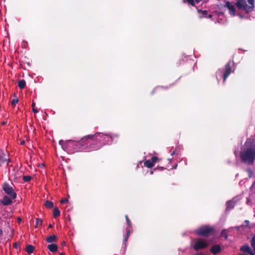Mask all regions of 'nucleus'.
Wrapping results in <instances>:
<instances>
[{
  "label": "nucleus",
  "mask_w": 255,
  "mask_h": 255,
  "mask_svg": "<svg viewBox=\"0 0 255 255\" xmlns=\"http://www.w3.org/2000/svg\"><path fill=\"white\" fill-rule=\"evenodd\" d=\"M98 135H100L99 132L94 134H89L83 137L78 141L73 140H60L59 143L63 149L67 152L95 150L102 147L101 144L98 143V139H100L97 136Z\"/></svg>",
  "instance_id": "1"
},
{
  "label": "nucleus",
  "mask_w": 255,
  "mask_h": 255,
  "mask_svg": "<svg viewBox=\"0 0 255 255\" xmlns=\"http://www.w3.org/2000/svg\"><path fill=\"white\" fill-rule=\"evenodd\" d=\"M249 4L248 5L245 0H238L236 3V5L239 10H245L246 13H249L252 12L254 9V0H248Z\"/></svg>",
  "instance_id": "2"
},
{
  "label": "nucleus",
  "mask_w": 255,
  "mask_h": 255,
  "mask_svg": "<svg viewBox=\"0 0 255 255\" xmlns=\"http://www.w3.org/2000/svg\"><path fill=\"white\" fill-rule=\"evenodd\" d=\"M241 159H255V144H252L240 152Z\"/></svg>",
  "instance_id": "3"
},
{
  "label": "nucleus",
  "mask_w": 255,
  "mask_h": 255,
  "mask_svg": "<svg viewBox=\"0 0 255 255\" xmlns=\"http://www.w3.org/2000/svg\"><path fill=\"white\" fill-rule=\"evenodd\" d=\"M215 233V229L213 227L209 226H204L196 231V234L198 236H201L203 237H208L211 235H213Z\"/></svg>",
  "instance_id": "4"
},
{
  "label": "nucleus",
  "mask_w": 255,
  "mask_h": 255,
  "mask_svg": "<svg viewBox=\"0 0 255 255\" xmlns=\"http://www.w3.org/2000/svg\"><path fill=\"white\" fill-rule=\"evenodd\" d=\"M2 188L4 192L12 199H15L17 197L16 192L8 183L4 182L2 185Z\"/></svg>",
  "instance_id": "5"
},
{
  "label": "nucleus",
  "mask_w": 255,
  "mask_h": 255,
  "mask_svg": "<svg viewBox=\"0 0 255 255\" xmlns=\"http://www.w3.org/2000/svg\"><path fill=\"white\" fill-rule=\"evenodd\" d=\"M99 134L100 135L97 136L100 138V139H98V143L101 144L102 146L103 144H111L112 142L113 137L111 135L101 132H99Z\"/></svg>",
  "instance_id": "6"
},
{
  "label": "nucleus",
  "mask_w": 255,
  "mask_h": 255,
  "mask_svg": "<svg viewBox=\"0 0 255 255\" xmlns=\"http://www.w3.org/2000/svg\"><path fill=\"white\" fill-rule=\"evenodd\" d=\"M208 246V243L200 239L194 243L193 248L195 251H198L206 248Z\"/></svg>",
  "instance_id": "7"
},
{
  "label": "nucleus",
  "mask_w": 255,
  "mask_h": 255,
  "mask_svg": "<svg viewBox=\"0 0 255 255\" xmlns=\"http://www.w3.org/2000/svg\"><path fill=\"white\" fill-rule=\"evenodd\" d=\"M231 64V62L230 61L226 64L225 66V72L223 75L224 82L226 81V79L228 78V77L232 72Z\"/></svg>",
  "instance_id": "8"
},
{
  "label": "nucleus",
  "mask_w": 255,
  "mask_h": 255,
  "mask_svg": "<svg viewBox=\"0 0 255 255\" xmlns=\"http://www.w3.org/2000/svg\"><path fill=\"white\" fill-rule=\"evenodd\" d=\"M12 200L10 196L5 195L0 202L4 206H9L12 204Z\"/></svg>",
  "instance_id": "9"
},
{
  "label": "nucleus",
  "mask_w": 255,
  "mask_h": 255,
  "mask_svg": "<svg viewBox=\"0 0 255 255\" xmlns=\"http://www.w3.org/2000/svg\"><path fill=\"white\" fill-rule=\"evenodd\" d=\"M240 251L244 253H247L250 255H254V252L248 245L242 246L240 248Z\"/></svg>",
  "instance_id": "10"
},
{
  "label": "nucleus",
  "mask_w": 255,
  "mask_h": 255,
  "mask_svg": "<svg viewBox=\"0 0 255 255\" xmlns=\"http://www.w3.org/2000/svg\"><path fill=\"white\" fill-rule=\"evenodd\" d=\"M221 248L219 245H213L210 248V252H211L212 254H213L214 255L219 253L221 252Z\"/></svg>",
  "instance_id": "11"
},
{
  "label": "nucleus",
  "mask_w": 255,
  "mask_h": 255,
  "mask_svg": "<svg viewBox=\"0 0 255 255\" xmlns=\"http://www.w3.org/2000/svg\"><path fill=\"white\" fill-rule=\"evenodd\" d=\"M157 161V160H145L143 164L144 166L147 168H151L154 165L155 163Z\"/></svg>",
  "instance_id": "12"
},
{
  "label": "nucleus",
  "mask_w": 255,
  "mask_h": 255,
  "mask_svg": "<svg viewBox=\"0 0 255 255\" xmlns=\"http://www.w3.org/2000/svg\"><path fill=\"white\" fill-rule=\"evenodd\" d=\"M47 249L51 252L55 253L58 250V246L54 244H49L47 246Z\"/></svg>",
  "instance_id": "13"
},
{
  "label": "nucleus",
  "mask_w": 255,
  "mask_h": 255,
  "mask_svg": "<svg viewBox=\"0 0 255 255\" xmlns=\"http://www.w3.org/2000/svg\"><path fill=\"white\" fill-rule=\"evenodd\" d=\"M9 220L6 219L5 220H1L0 221V224L1 226H3L5 228H10Z\"/></svg>",
  "instance_id": "14"
},
{
  "label": "nucleus",
  "mask_w": 255,
  "mask_h": 255,
  "mask_svg": "<svg viewBox=\"0 0 255 255\" xmlns=\"http://www.w3.org/2000/svg\"><path fill=\"white\" fill-rule=\"evenodd\" d=\"M56 239H57V236L55 235H53L50 236L49 237H47L46 239V241L47 243H53V242H55Z\"/></svg>",
  "instance_id": "15"
},
{
  "label": "nucleus",
  "mask_w": 255,
  "mask_h": 255,
  "mask_svg": "<svg viewBox=\"0 0 255 255\" xmlns=\"http://www.w3.org/2000/svg\"><path fill=\"white\" fill-rule=\"evenodd\" d=\"M227 207H226V210H230L231 209L234 208L235 206V203L232 201H227Z\"/></svg>",
  "instance_id": "16"
},
{
  "label": "nucleus",
  "mask_w": 255,
  "mask_h": 255,
  "mask_svg": "<svg viewBox=\"0 0 255 255\" xmlns=\"http://www.w3.org/2000/svg\"><path fill=\"white\" fill-rule=\"evenodd\" d=\"M34 250V247L31 245H28L26 247L25 251L28 254H32Z\"/></svg>",
  "instance_id": "17"
},
{
  "label": "nucleus",
  "mask_w": 255,
  "mask_h": 255,
  "mask_svg": "<svg viewBox=\"0 0 255 255\" xmlns=\"http://www.w3.org/2000/svg\"><path fill=\"white\" fill-rule=\"evenodd\" d=\"M0 159H10L8 153L6 151L0 152Z\"/></svg>",
  "instance_id": "18"
},
{
  "label": "nucleus",
  "mask_w": 255,
  "mask_h": 255,
  "mask_svg": "<svg viewBox=\"0 0 255 255\" xmlns=\"http://www.w3.org/2000/svg\"><path fill=\"white\" fill-rule=\"evenodd\" d=\"M26 86V82L24 80H19L18 82V86L20 89H23Z\"/></svg>",
  "instance_id": "19"
},
{
  "label": "nucleus",
  "mask_w": 255,
  "mask_h": 255,
  "mask_svg": "<svg viewBox=\"0 0 255 255\" xmlns=\"http://www.w3.org/2000/svg\"><path fill=\"white\" fill-rule=\"evenodd\" d=\"M229 10V13L231 15L234 16L236 14V8L234 5H232L228 8Z\"/></svg>",
  "instance_id": "20"
},
{
  "label": "nucleus",
  "mask_w": 255,
  "mask_h": 255,
  "mask_svg": "<svg viewBox=\"0 0 255 255\" xmlns=\"http://www.w3.org/2000/svg\"><path fill=\"white\" fill-rule=\"evenodd\" d=\"M60 215V211L59 210V209L57 207L55 208L54 209L53 212V216L54 218H57L59 217Z\"/></svg>",
  "instance_id": "21"
},
{
  "label": "nucleus",
  "mask_w": 255,
  "mask_h": 255,
  "mask_svg": "<svg viewBox=\"0 0 255 255\" xmlns=\"http://www.w3.org/2000/svg\"><path fill=\"white\" fill-rule=\"evenodd\" d=\"M45 206L48 209L52 208L54 206V204L53 202L47 200L45 203Z\"/></svg>",
  "instance_id": "22"
},
{
  "label": "nucleus",
  "mask_w": 255,
  "mask_h": 255,
  "mask_svg": "<svg viewBox=\"0 0 255 255\" xmlns=\"http://www.w3.org/2000/svg\"><path fill=\"white\" fill-rule=\"evenodd\" d=\"M13 96L15 97V99H13L11 101V105L13 107H15V105L18 102L19 100L17 98L16 94L14 93Z\"/></svg>",
  "instance_id": "23"
},
{
  "label": "nucleus",
  "mask_w": 255,
  "mask_h": 255,
  "mask_svg": "<svg viewBox=\"0 0 255 255\" xmlns=\"http://www.w3.org/2000/svg\"><path fill=\"white\" fill-rule=\"evenodd\" d=\"M251 244L252 247L253 248V250L254 251V253L255 254V236H254L252 238L251 241Z\"/></svg>",
  "instance_id": "24"
},
{
  "label": "nucleus",
  "mask_w": 255,
  "mask_h": 255,
  "mask_svg": "<svg viewBox=\"0 0 255 255\" xmlns=\"http://www.w3.org/2000/svg\"><path fill=\"white\" fill-rule=\"evenodd\" d=\"M197 12L198 13H201L204 17H207V15L208 14V11L206 10H201V9H197Z\"/></svg>",
  "instance_id": "25"
},
{
  "label": "nucleus",
  "mask_w": 255,
  "mask_h": 255,
  "mask_svg": "<svg viewBox=\"0 0 255 255\" xmlns=\"http://www.w3.org/2000/svg\"><path fill=\"white\" fill-rule=\"evenodd\" d=\"M31 177L29 175L23 176L22 179L24 182H29L31 180Z\"/></svg>",
  "instance_id": "26"
},
{
  "label": "nucleus",
  "mask_w": 255,
  "mask_h": 255,
  "mask_svg": "<svg viewBox=\"0 0 255 255\" xmlns=\"http://www.w3.org/2000/svg\"><path fill=\"white\" fill-rule=\"evenodd\" d=\"M183 3H187L189 5H194L193 0H182Z\"/></svg>",
  "instance_id": "27"
},
{
  "label": "nucleus",
  "mask_w": 255,
  "mask_h": 255,
  "mask_svg": "<svg viewBox=\"0 0 255 255\" xmlns=\"http://www.w3.org/2000/svg\"><path fill=\"white\" fill-rule=\"evenodd\" d=\"M244 163L248 165H253L255 160H242Z\"/></svg>",
  "instance_id": "28"
},
{
  "label": "nucleus",
  "mask_w": 255,
  "mask_h": 255,
  "mask_svg": "<svg viewBox=\"0 0 255 255\" xmlns=\"http://www.w3.org/2000/svg\"><path fill=\"white\" fill-rule=\"evenodd\" d=\"M125 218H126V221H127V224H128V226L130 227L131 225V221H130L129 219L128 218V216L127 215H125Z\"/></svg>",
  "instance_id": "29"
},
{
  "label": "nucleus",
  "mask_w": 255,
  "mask_h": 255,
  "mask_svg": "<svg viewBox=\"0 0 255 255\" xmlns=\"http://www.w3.org/2000/svg\"><path fill=\"white\" fill-rule=\"evenodd\" d=\"M42 223V220L41 219H40L39 218H36V223H35V228H36L38 225L39 224H40V225H41Z\"/></svg>",
  "instance_id": "30"
},
{
  "label": "nucleus",
  "mask_w": 255,
  "mask_h": 255,
  "mask_svg": "<svg viewBox=\"0 0 255 255\" xmlns=\"http://www.w3.org/2000/svg\"><path fill=\"white\" fill-rule=\"evenodd\" d=\"M129 234H130V231H129V230L128 229H127V233H126V237L124 239L125 243H126L128 241V237L129 236Z\"/></svg>",
  "instance_id": "31"
},
{
  "label": "nucleus",
  "mask_w": 255,
  "mask_h": 255,
  "mask_svg": "<svg viewBox=\"0 0 255 255\" xmlns=\"http://www.w3.org/2000/svg\"><path fill=\"white\" fill-rule=\"evenodd\" d=\"M35 103L34 102H33L31 105V106L32 107V111L34 113H38V111L37 109L35 108Z\"/></svg>",
  "instance_id": "32"
},
{
  "label": "nucleus",
  "mask_w": 255,
  "mask_h": 255,
  "mask_svg": "<svg viewBox=\"0 0 255 255\" xmlns=\"http://www.w3.org/2000/svg\"><path fill=\"white\" fill-rule=\"evenodd\" d=\"M249 223H250V222L249 221L246 220L244 222V224L242 226L244 227H248V228H250L249 227Z\"/></svg>",
  "instance_id": "33"
},
{
  "label": "nucleus",
  "mask_w": 255,
  "mask_h": 255,
  "mask_svg": "<svg viewBox=\"0 0 255 255\" xmlns=\"http://www.w3.org/2000/svg\"><path fill=\"white\" fill-rule=\"evenodd\" d=\"M68 202V199L66 198L62 199L60 200V203L61 204H65V203Z\"/></svg>",
  "instance_id": "34"
},
{
  "label": "nucleus",
  "mask_w": 255,
  "mask_h": 255,
  "mask_svg": "<svg viewBox=\"0 0 255 255\" xmlns=\"http://www.w3.org/2000/svg\"><path fill=\"white\" fill-rule=\"evenodd\" d=\"M231 3L229 1H226V5H225V7H227L228 8L230 7V6H231Z\"/></svg>",
  "instance_id": "35"
},
{
  "label": "nucleus",
  "mask_w": 255,
  "mask_h": 255,
  "mask_svg": "<svg viewBox=\"0 0 255 255\" xmlns=\"http://www.w3.org/2000/svg\"><path fill=\"white\" fill-rule=\"evenodd\" d=\"M202 0H193L194 1V5H191L192 6H195V3H199Z\"/></svg>",
  "instance_id": "36"
},
{
  "label": "nucleus",
  "mask_w": 255,
  "mask_h": 255,
  "mask_svg": "<svg viewBox=\"0 0 255 255\" xmlns=\"http://www.w3.org/2000/svg\"><path fill=\"white\" fill-rule=\"evenodd\" d=\"M19 245L18 243H15L13 244V247L15 249H18V248L19 247Z\"/></svg>",
  "instance_id": "37"
},
{
  "label": "nucleus",
  "mask_w": 255,
  "mask_h": 255,
  "mask_svg": "<svg viewBox=\"0 0 255 255\" xmlns=\"http://www.w3.org/2000/svg\"><path fill=\"white\" fill-rule=\"evenodd\" d=\"M150 159H158V158L156 156H151Z\"/></svg>",
  "instance_id": "38"
},
{
  "label": "nucleus",
  "mask_w": 255,
  "mask_h": 255,
  "mask_svg": "<svg viewBox=\"0 0 255 255\" xmlns=\"http://www.w3.org/2000/svg\"><path fill=\"white\" fill-rule=\"evenodd\" d=\"M247 171L248 172H249V173H251V174H252V173H253V171H252V169H247Z\"/></svg>",
  "instance_id": "39"
},
{
  "label": "nucleus",
  "mask_w": 255,
  "mask_h": 255,
  "mask_svg": "<svg viewBox=\"0 0 255 255\" xmlns=\"http://www.w3.org/2000/svg\"><path fill=\"white\" fill-rule=\"evenodd\" d=\"M5 124H6V122H5V121H3V122H2L1 123V125L2 126H4V125H5Z\"/></svg>",
  "instance_id": "40"
},
{
  "label": "nucleus",
  "mask_w": 255,
  "mask_h": 255,
  "mask_svg": "<svg viewBox=\"0 0 255 255\" xmlns=\"http://www.w3.org/2000/svg\"><path fill=\"white\" fill-rule=\"evenodd\" d=\"M3 235V231L1 229H0V236H2Z\"/></svg>",
  "instance_id": "41"
},
{
  "label": "nucleus",
  "mask_w": 255,
  "mask_h": 255,
  "mask_svg": "<svg viewBox=\"0 0 255 255\" xmlns=\"http://www.w3.org/2000/svg\"><path fill=\"white\" fill-rule=\"evenodd\" d=\"M5 161V160H0V166H1V165L2 164H3L4 162Z\"/></svg>",
  "instance_id": "42"
},
{
  "label": "nucleus",
  "mask_w": 255,
  "mask_h": 255,
  "mask_svg": "<svg viewBox=\"0 0 255 255\" xmlns=\"http://www.w3.org/2000/svg\"><path fill=\"white\" fill-rule=\"evenodd\" d=\"M17 221H18V223H20L21 222V219L20 218L18 217L17 218Z\"/></svg>",
  "instance_id": "43"
},
{
  "label": "nucleus",
  "mask_w": 255,
  "mask_h": 255,
  "mask_svg": "<svg viewBox=\"0 0 255 255\" xmlns=\"http://www.w3.org/2000/svg\"><path fill=\"white\" fill-rule=\"evenodd\" d=\"M212 17H213V15H212V14H209V15H208V16H207V17H208L209 18H212Z\"/></svg>",
  "instance_id": "44"
},
{
  "label": "nucleus",
  "mask_w": 255,
  "mask_h": 255,
  "mask_svg": "<svg viewBox=\"0 0 255 255\" xmlns=\"http://www.w3.org/2000/svg\"><path fill=\"white\" fill-rule=\"evenodd\" d=\"M39 166L41 167H44L45 166V163H42L41 165H38Z\"/></svg>",
  "instance_id": "45"
},
{
  "label": "nucleus",
  "mask_w": 255,
  "mask_h": 255,
  "mask_svg": "<svg viewBox=\"0 0 255 255\" xmlns=\"http://www.w3.org/2000/svg\"><path fill=\"white\" fill-rule=\"evenodd\" d=\"M52 227H53V226H52V225L51 224H49V225H48V228H52Z\"/></svg>",
  "instance_id": "46"
},
{
  "label": "nucleus",
  "mask_w": 255,
  "mask_h": 255,
  "mask_svg": "<svg viewBox=\"0 0 255 255\" xmlns=\"http://www.w3.org/2000/svg\"><path fill=\"white\" fill-rule=\"evenodd\" d=\"M24 143H25V141H22L21 142V144L23 145V144H24Z\"/></svg>",
  "instance_id": "47"
},
{
  "label": "nucleus",
  "mask_w": 255,
  "mask_h": 255,
  "mask_svg": "<svg viewBox=\"0 0 255 255\" xmlns=\"http://www.w3.org/2000/svg\"><path fill=\"white\" fill-rule=\"evenodd\" d=\"M59 255H65L64 253H60Z\"/></svg>",
  "instance_id": "48"
},
{
  "label": "nucleus",
  "mask_w": 255,
  "mask_h": 255,
  "mask_svg": "<svg viewBox=\"0 0 255 255\" xmlns=\"http://www.w3.org/2000/svg\"><path fill=\"white\" fill-rule=\"evenodd\" d=\"M11 160H7V164H8V163L11 162Z\"/></svg>",
  "instance_id": "49"
},
{
  "label": "nucleus",
  "mask_w": 255,
  "mask_h": 255,
  "mask_svg": "<svg viewBox=\"0 0 255 255\" xmlns=\"http://www.w3.org/2000/svg\"><path fill=\"white\" fill-rule=\"evenodd\" d=\"M177 166V164H175V166L174 167V168H176V166Z\"/></svg>",
  "instance_id": "50"
},
{
  "label": "nucleus",
  "mask_w": 255,
  "mask_h": 255,
  "mask_svg": "<svg viewBox=\"0 0 255 255\" xmlns=\"http://www.w3.org/2000/svg\"><path fill=\"white\" fill-rule=\"evenodd\" d=\"M65 245V242L64 241V242H63V243H62V245H63V246H64V245Z\"/></svg>",
  "instance_id": "51"
},
{
  "label": "nucleus",
  "mask_w": 255,
  "mask_h": 255,
  "mask_svg": "<svg viewBox=\"0 0 255 255\" xmlns=\"http://www.w3.org/2000/svg\"><path fill=\"white\" fill-rule=\"evenodd\" d=\"M227 238H228V236H227V235H225V239H227Z\"/></svg>",
  "instance_id": "52"
}]
</instances>
